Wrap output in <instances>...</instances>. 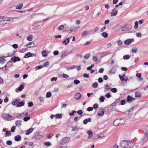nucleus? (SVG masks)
<instances>
[{
    "label": "nucleus",
    "instance_id": "nucleus-62",
    "mask_svg": "<svg viewBox=\"0 0 148 148\" xmlns=\"http://www.w3.org/2000/svg\"><path fill=\"white\" fill-rule=\"evenodd\" d=\"M105 96L106 97L108 98H109L111 97V95L109 92H108L107 94H105Z\"/></svg>",
    "mask_w": 148,
    "mask_h": 148
},
{
    "label": "nucleus",
    "instance_id": "nucleus-16",
    "mask_svg": "<svg viewBox=\"0 0 148 148\" xmlns=\"http://www.w3.org/2000/svg\"><path fill=\"white\" fill-rule=\"evenodd\" d=\"M20 101V99H16L14 101L12 102V104L14 106L16 105L18 102Z\"/></svg>",
    "mask_w": 148,
    "mask_h": 148
},
{
    "label": "nucleus",
    "instance_id": "nucleus-12",
    "mask_svg": "<svg viewBox=\"0 0 148 148\" xmlns=\"http://www.w3.org/2000/svg\"><path fill=\"white\" fill-rule=\"evenodd\" d=\"M134 41L133 38L132 39H128L125 41L124 43L127 45H129L132 42V41Z\"/></svg>",
    "mask_w": 148,
    "mask_h": 148
},
{
    "label": "nucleus",
    "instance_id": "nucleus-48",
    "mask_svg": "<svg viewBox=\"0 0 148 148\" xmlns=\"http://www.w3.org/2000/svg\"><path fill=\"white\" fill-rule=\"evenodd\" d=\"M148 136H145L142 139V141L143 142H145L148 139Z\"/></svg>",
    "mask_w": 148,
    "mask_h": 148
},
{
    "label": "nucleus",
    "instance_id": "nucleus-44",
    "mask_svg": "<svg viewBox=\"0 0 148 148\" xmlns=\"http://www.w3.org/2000/svg\"><path fill=\"white\" fill-rule=\"evenodd\" d=\"M51 96V93L49 92H48L46 94V97L47 98H49Z\"/></svg>",
    "mask_w": 148,
    "mask_h": 148
},
{
    "label": "nucleus",
    "instance_id": "nucleus-52",
    "mask_svg": "<svg viewBox=\"0 0 148 148\" xmlns=\"http://www.w3.org/2000/svg\"><path fill=\"white\" fill-rule=\"evenodd\" d=\"M80 82V81L77 79H75L74 81V83L76 85L78 84Z\"/></svg>",
    "mask_w": 148,
    "mask_h": 148
},
{
    "label": "nucleus",
    "instance_id": "nucleus-45",
    "mask_svg": "<svg viewBox=\"0 0 148 148\" xmlns=\"http://www.w3.org/2000/svg\"><path fill=\"white\" fill-rule=\"evenodd\" d=\"M134 25H135L134 27V28L135 29H137L138 28V22L137 21H136L135 22Z\"/></svg>",
    "mask_w": 148,
    "mask_h": 148
},
{
    "label": "nucleus",
    "instance_id": "nucleus-1",
    "mask_svg": "<svg viewBox=\"0 0 148 148\" xmlns=\"http://www.w3.org/2000/svg\"><path fill=\"white\" fill-rule=\"evenodd\" d=\"M1 116L3 119L6 120H8L9 119H12L14 118L13 116H11L9 114L6 113L3 114Z\"/></svg>",
    "mask_w": 148,
    "mask_h": 148
},
{
    "label": "nucleus",
    "instance_id": "nucleus-32",
    "mask_svg": "<svg viewBox=\"0 0 148 148\" xmlns=\"http://www.w3.org/2000/svg\"><path fill=\"white\" fill-rule=\"evenodd\" d=\"M44 144L47 147H49L51 145V143L50 142L46 141L44 143Z\"/></svg>",
    "mask_w": 148,
    "mask_h": 148
},
{
    "label": "nucleus",
    "instance_id": "nucleus-10",
    "mask_svg": "<svg viewBox=\"0 0 148 148\" xmlns=\"http://www.w3.org/2000/svg\"><path fill=\"white\" fill-rule=\"evenodd\" d=\"M135 98H134L129 95H128L127 97V101L128 103H131L133 100H135Z\"/></svg>",
    "mask_w": 148,
    "mask_h": 148
},
{
    "label": "nucleus",
    "instance_id": "nucleus-26",
    "mask_svg": "<svg viewBox=\"0 0 148 148\" xmlns=\"http://www.w3.org/2000/svg\"><path fill=\"white\" fill-rule=\"evenodd\" d=\"M134 107H132L131 109H129L128 110V113H127V114H132L133 111L134 110Z\"/></svg>",
    "mask_w": 148,
    "mask_h": 148
},
{
    "label": "nucleus",
    "instance_id": "nucleus-3",
    "mask_svg": "<svg viewBox=\"0 0 148 148\" xmlns=\"http://www.w3.org/2000/svg\"><path fill=\"white\" fill-rule=\"evenodd\" d=\"M70 138V137H66L63 138L61 140V143L62 145H64L67 143L69 142Z\"/></svg>",
    "mask_w": 148,
    "mask_h": 148
},
{
    "label": "nucleus",
    "instance_id": "nucleus-41",
    "mask_svg": "<svg viewBox=\"0 0 148 148\" xmlns=\"http://www.w3.org/2000/svg\"><path fill=\"white\" fill-rule=\"evenodd\" d=\"M5 24V19H2L0 21V25H3Z\"/></svg>",
    "mask_w": 148,
    "mask_h": 148
},
{
    "label": "nucleus",
    "instance_id": "nucleus-28",
    "mask_svg": "<svg viewBox=\"0 0 148 148\" xmlns=\"http://www.w3.org/2000/svg\"><path fill=\"white\" fill-rule=\"evenodd\" d=\"M119 125H122L124 124L125 123L124 119H119Z\"/></svg>",
    "mask_w": 148,
    "mask_h": 148
},
{
    "label": "nucleus",
    "instance_id": "nucleus-25",
    "mask_svg": "<svg viewBox=\"0 0 148 148\" xmlns=\"http://www.w3.org/2000/svg\"><path fill=\"white\" fill-rule=\"evenodd\" d=\"M87 133L89 135V136L88 138H90L92 137L93 136V134L90 130H88L87 131Z\"/></svg>",
    "mask_w": 148,
    "mask_h": 148
},
{
    "label": "nucleus",
    "instance_id": "nucleus-40",
    "mask_svg": "<svg viewBox=\"0 0 148 148\" xmlns=\"http://www.w3.org/2000/svg\"><path fill=\"white\" fill-rule=\"evenodd\" d=\"M98 84L97 82H95L92 84V87L93 88H96L97 87Z\"/></svg>",
    "mask_w": 148,
    "mask_h": 148
},
{
    "label": "nucleus",
    "instance_id": "nucleus-38",
    "mask_svg": "<svg viewBox=\"0 0 148 148\" xmlns=\"http://www.w3.org/2000/svg\"><path fill=\"white\" fill-rule=\"evenodd\" d=\"M5 60L4 59V58H3L2 57H1L0 58V64H3L4 63Z\"/></svg>",
    "mask_w": 148,
    "mask_h": 148
},
{
    "label": "nucleus",
    "instance_id": "nucleus-59",
    "mask_svg": "<svg viewBox=\"0 0 148 148\" xmlns=\"http://www.w3.org/2000/svg\"><path fill=\"white\" fill-rule=\"evenodd\" d=\"M93 110V108L92 107H89L87 108V110L88 111L90 112L92 111Z\"/></svg>",
    "mask_w": 148,
    "mask_h": 148
},
{
    "label": "nucleus",
    "instance_id": "nucleus-36",
    "mask_svg": "<svg viewBox=\"0 0 148 148\" xmlns=\"http://www.w3.org/2000/svg\"><path fill=\"white\" fill-rule=\"evenodd\" d=\"M55 117L57 118H61L62 117V115L61 114H57L55 115Z\"/></svg>",
    "mask_w": 148,
    "mask_h": 148
},
{
    "label": "nucleus",
    "instance_id": "nucleus-23",
    "mask_svg": "<svg viewBox=\"0 0 148 148\" xmlns=\"http://www.w3.org/2000/svg\"><path fill=\"white\" fill-rule=\"evenodd\" d=\"M91 121V120L90 118H89L88 119H86L84 120L83 121V123L84 124L86 125L87 123L88 122H90Z\"/></svg>",
    "mask_w": 148,
    "mask_h": 148
},
{
    "label": "nucleus",
    "instance_id": "nucleus-60",
    "mask_svg": "<svg viewBox=\"0 0 148 148\" xmlns=\"http://www.w3.org/2000/svg\"><path fill=\"white\" fill-rule=\"evenodd\" d=\"M12 47L16 49L18 47V45L16 44H15L12 45Z\"/></svg>",
    "mask_w": 148,
    "mask_h": 148
},
{
    "label": "nucleus",
    "instance_id": "nucleus-27",
    "mask_svg": "<svg viewBox=\"0 0 148 148\" xmlns=\"http://www.w3.org/2000/svg\"><path fill=\"white\" fill-rule=\"evenodd\" d=\"M141 95L139 92H137L135 93V97H141Z\"/></svg>",
    "mask_w": 148,
    "mask_h": 148
},
{
    "label": "nucleus",
    "instance_id": "nucleus-9",
    "mask_svg": "<svg viewBox=\"0 0 148 148\" xmlns=\"http://www.w3.org/2000/svg\"><path fill=\"white\" fill-rule=\"evenodd\" d=\"M100 109L103 110V111L100 110L98 111L97 112V114L99 116H102L104 115V111L102 108H101Z\"/></svg>",
    "mask_w": 148,
    "mask_h": 148
},
{
    "label": "nucleus",
    "instance_id": "nucleus-49",
    "mask_svg": "<svg viewBox=\"0 0 148 148\" xmlns=\"http://www.w3.org/2000/svg\"><path fill=\"white\" fill-rule=\"evenodd\" d=\"M94 65L93 64H91V65L90 66L88 67L87 68V70H91L92 68L94 67Z\"/></svg>",
    "mask_w": 148,
    "mask_h": 148
},
{
    "label": "nucleus",
    "instance_id": "nucleus-55",
    "mask_svg": "<svg viewBox=\"0 0 148 148\" xmlns=\"http://www.w3.org/2000/svg\"><path fill=\"white\" fill-rule=\"evenodd\" d=\"M30 119V117L29 116H27L24 117L23 119V120L25 121H27L29 120Z\"/></svg>",
    "mask_w": 148,
    "mask_h": 148
},
{
    "label": "nucleus",
    "instance_id": "nucleus-18",
    "mask_svg": "<svg viewBox=\"0 0 148 148\" xmlns=\"http://www.w3.org/2000/svg\"><path fill=\"white\" fill-rule=\"evenodd\" d=\"M32 56V53H31L29 52L26 53L25 54L24 58H28Z\"/></svg>",
    "mask_w": 148,
    "mask_h": 148
},
{
    "label": "nucleus",
    "instance_id": "nucleus-8",
    "mask_svg": "<svg viewBox=\"0 0 148 148\" xmlns=\"http://www.w3.org/2000/svg\"><path fill=\"white\" fill-rule=\"evenodd\" d=\"M42 135H40L39 134L37 133L33 136V138L36 140H39L42 138Z\"/></svg>",
    "mask_w": 148,
    "mask_h": 148
},
{
    "label": "nucleus",
    "instance_id": "nucleus-58",
    "mask_svg": "<svg viewBox=\"0 0 148 148\" xmlns=\"http://www.w3.org/2000/svg\"><path fill=\"white\" fill-rule=\"evenodd\" d=\"M79 115H82L83 114V112L82 110H79L76 112Z\"/></svg>",
    "mask_w": 148,
    "mask_h": 148
},
{
    "label": "nucleus",
    "instance_id": "nucleus-15",
    "mask_svg": "<svg viewBox=\"0 0 148 148\" xmlns=\"http://www.w3.org/2000/svg\"><path fill=\"white\" fill-rule=\"evenodd\" d=\"M22 121L21 120H17L15 121V124L17 127H19L22 125Z\"/></svg>",
    "mask_w": 148,
    "mask_h": 148
},
{
    "label": "nucleus",
    "instance_id": "nucleus-35",
    "mask_svg": "<svg viewBox=\"0 0 148 148\" xmlns=\"http://www.w3.org/2000/svg\"><path fill=\"white\" fill-rule=\"evenodd\" d=\"M101 35L103 37L106 38L108 36V34L106 32H103L102 34Z\"/></svg>",
    "mask_w": 148,
    "mask_h": 148
},
{
    "label": "nucleus",
    "instance_id": "nucleus-13",
    "mask_svg": "<svg viewBox=\"0 0 148 148\" xmlns=\"http://www.w3.org/2000/svg\"><path fill=\"white\" fill-rule=\"evenodd\" d=\"M116 10V8H114L113 9L112 12L111 13V16H113L116 15L117 14V10H116L115 12H114Z\"/></svg>",
    "mask_w": 148,
    "mask_h": 148
},
{
    "label": "nucleus",
    "instance_id": "nucleus-42",
    "mask_svg": "<svg viewBox=\"0 0 148 148\" xmlns=\"http://www.w3.org/2000/svg\"><path fill=\"white\" fill-rule=\"evenodd\" d=\"M64 27L63 25H61L58 27V29L59 30H63L64 28Z\"/></svg>",
    "mask_w": 148,
    "mask_h": 148
},
{
    "label": "nucleus",
    "instance_id": "nucleus-5",
    "mask_svg": "<svg viewBox=\"0 0 148 148\" xmlns=\"http://www.w3.org/2000/svg\"><path fill=\"white\" fill-rule=\"evenodd\" d=\"M117 65L113 66L112 69L109 71V73L110 74L115 73L117 70V68L118 67Z\"/></svg>",
    "mask_w": 148,
    "mask_h": 148
},
{
    "label": "nucleus",
    "instance_id": "nucleus-24",
    "mask_svg": "<svg viewBox=\"0 0 148 148\" xmlns=\"http://www.w3.org/2000/svg\"><path fill=\"white\" fill-rule=\"evenodd\" d=\"M111 52L109 51H107L105 52H103L101 53V54H104V55L103 56V57H104L105 56H108L109 55L111 54Z\"/></svg>",
    "mask_w": 148,
    "mask_h": 148
},
{
    "label": "nucleus",
    "instance_id": "nucleus-34",
    "mask_svg": "<svg viewBox=\"0 0 148 148\" xmlns=\"http://www.w3.org/2000/svg\"><path fill=\"white\" fill-rule=\"evenodd\" d=\"M12 61L10 60V61L7 63L8 67H10L12 65Z\"/></svg>",
    "mask_w": 148,
    "mask_h": 148
},
{
    "label": "nucleus",
    "instance_id": "nucleus-19",
    "mask_svg": "<svg viewBox=\"0 0 148 148\" xmlns=\"http://www.w3.org/2000/svg\"><path fill=\"white\" fill-rule=\"evenodd\" d=\"M120 120H119V119H117L116 120H115L114 122H113V124L114 126H117L118 125H119V121Z\"/></svg>",
    "mask_w": 148,
    "mask_h": 148
},
{
    "label": "nucleus",
    "instance_id": "nucleus-2",
    "mask_svg": "<svg viewBox=\"0 0 148 148\" xmlns=\"http://www.w3.org/2000/svg\"><path fill=\"white\" fill-rule=\"evenodd\" d=\"M127 140H123L120 143L121 146L123 148H127Z\"/></svg>",
    "mask_w": 148,
    "mask_h": 148
},
{
    "label": "nucleus",
    "instance_id": "nucleus-63",
    "mask_svg": "<svg viewBox=\"0 0 148 148\" xmlns=\"http://www.w3.org/2000/svg\"><path fill=\"white\" fill-rule=\"evenodd\" d=\"M90 56V54H87L84 56V58L86 59H88L89 57Z\"/></svg>",
    "mask_w": 148,
    "mask_h": 148
},
{
    "label": "nucleus",
    "instance_id": "nucleus-6",
    "mask_svg": "<svg viewBox=\"0 0 148 148\" xmlns=\"http://www.w3.org/2000/svg\"><path fill=\"white\" fill-rule=\"evenodd\" d=\"M135 143L130 140H127V148H131L133 147L135 145Z\"/></svg>",
    "mask_w": 148,
    "mask_h": 148
},
{
    "label": "nucleus",
    "instance_id": "nucleus-56",
    "mask_svg": "<svg viewBox=\"0 0 148 148\" xmlns=\"http://www.w3.org/2000/svg\"><path fill=\"white\" fill-rule=\"evenodd\" d=\"M93 107L94 109H96L98 108V105L97 103H95L93 105Z\"/></svg>",
    "mask_w": 148,
    "mask_h": 148
},
{
    "label": "nucleus",
    "instance_id": "nucleus-46",
    "mask_svg": "<svg viewBox=\"0 0 148 148\" xmlns=\"http://www.w3.org/2000/svg\"><path fill=\"white\" fill-rule=\"evenodd\" d=\"M111 92L114 93H116L117 91V90L116 88H112L110 89Z\"/></svg>",
    "mask_w": 148,
    "mask_h": 148
},
{
    "label": "nucleus",
    "instance_id": "nucleus-30",
    "mask_svg": "<svg viewBox=\"0 0 148 148\" xmlns=\"http://www.w3.org/2000/svg\"><path fill=\"white\" fill-rule=\"evenodd\" d=\"M23 4L21 3V4H20L18 5H17L16 6V9H22V8L23 7Z\"/></svg>",
    "mask_w": 148,
    "mask_h": 148
},
{
    "label": "nucleus",
    "instance_id": "nucleus-61",
    "mask_svg": "<svg viewBox=\"0 0 148 148\" xmlns=\"http://www.w3.org/2000/svg\"><path fill=\"white\" fill-rule=\"evenodd\" d=\"M15 126H13L11 129V131L12 132H14L15 129Z\"/></svg>",
    "mask_w": 148,
    "mask_h": 148
},
{
    "label": "nucleus",
    "instance_id": "nucleus-37",
    "mask_svg": "<svg viewBox=\"0 0 148 148\" xmlns=\"http://www.w3.org/2000/svg\"><path fill=\"white\" fill-rule=\"evenodd\" d=\"M130 56L128 55H125L123 56V58L125 60H128L130 58Z\"/></svg>",
    "mask_w": 148,
    "mask_h": 148
},
{
    "label": "nucleus",
    "instance_id": "nucleus-51",
    "mask_svg": "<svg viewBox=\"0 0 148 148\" xmlns=\"http://www.w3.org/2000/svg\"><path fill=\"white\" fill-rule=\"evenodd\" d=\"M71 128H72V129L71 130V131H74L76 130H77V126H75V127H74L73 126H71Z\"/></svg>",
    "mask_w": 148,
    "mask_h": 148
},
{
    "label": "nucleus",
    "instance_id": "nucleus-11",
    "mask_svg": "<svg viewBox=\"0 0 148 148\" xmlns=\"http://www.w3.org/2000/svg\"><path fill=\"white\" fill-rule=\"evenodd\" d=\"M24 88V85L23 84H22L20 85V86L18 88H16L15 90L16 92H18V91H21Z\"/></svg>",
    "mask_w": 148,
    "mask_h": 148
},
{
    "label": "nucleus",
    "instance_id": "nucleus-50",
    "mask_svg": "<svg viewBox=\"0 0 148 148\" xmlns=\"http://www.w3.org/2000/svg\"><path fill=\"white\" fill-rule=\"evenodd\" d=\"M5 19V24H8L10 23V21L8 18Z\"/></svg>",
    "mask_w": 148,
    "mask_h": 148
},
{
    "label": "nucleus",
    "instance_id": "nucleus-29",
    "mask_svg": "<svg viewBox=\"0 0 148 148\" xmlns=\"http://www.w3.org/2000/svg\"><path fill=\"white\" fill-rule=\"evenodd\" d=\"M42 55L43 57H44L45 58H46L47 57V52L46 51L44 50L42 52Z\"/></svg>",
    "mask_w": 148,
    "mask_h": 148
},
{
    "label": "nucleus",
    "instance_id": "nucleus-4",
    "mask_svg": "<svg viewBox=\"0 0 148 148\" xmlns=\"http://www.w3.org/2000/svg\"><path fill=\"white\" fill-rule=\"evenodd\" d=\"M132 27V26L130 25H126L122 27V30L124 31H129L131 29Z\"/></svg>",
    "mask_w": 148,
    "mask_h": 148
},
{
    "label": "nucleus",
    "instance_id": "nucleus-31",
    "mask_svg": "<svg viewBox=\"0 0 148 148\" xmlns=\"http://www.w3.org/2000/svg\"><path fill=\"white\" fill-rule=\"evenodd\" d=\"M69 38H67L63 41V43L65 45H66L69 43Z\"/></svg>",
    "mask_w": 148,
    "mask_h": 148
},
{
    "label": "nucleus",
    "instance_id": "nucleus-53",
    "mask_svg": "<svg viewBox=\"0 0 148 148\" xmlns=\"http://www.w3.org/2000/svg\"><path fill=\"white\" fill-rule=\"evenodd\" d=\"M143 132L144 133V135L145 136H148V130H143Z\"/></svg>",
    "mask_w": 148,
    "mask_h": 148
},
{
    "label": "nucleus",
    "instance_id": "nucleus-39",
    "mask_svg": "<svg viewBox=\"0 0 148 148\" xmlns=\"http://www.w3.org/2000/svg\"><path fill=\"white\" fill-rule=\"evenodd\" d=\"M87 34L88 32L87 31H85L82 32L81 35L82 37H85Z\"/></svg>",
    "mask_w": 148,
    "mask_h": 148
},
{
    "label": "nucleus",
    "instance_id": "nucleus-17",
    "mask_svg": "<svg viewBox=\"0 0 148 148\" xmlns=\"http://www.w3.org/2000/svg\"><path fill=\"white\" fill-rule=\"evenodd\" d=\"M24 103L23 101H21L20 102H18L16 105V107H20L24 106Z\"/></svg>",
    "mask_w": 148,
    "mask_h": 148
},
{
    "label": "nucleus",
    "instance_id": "nucleus-14",
    "mask_svg": "<svg viewBox=\"0 0 148 148\" xmlns=\"http://www.w3.org/2000/svg\"><path fill=\"white\" fill-rule=\"evenodd\" d=\"M81 97V94L79 93H77L75 95V98L77 100H79Z\"/></svg>",
    "mask_w": 148,
    "mask_h": 148
},
{
    "label": "nucleus",
    "instance_id": "nucleus-7",
    "mask_svg": "<svg viewBox=\"0 0 148 148\" xmlns=\"http://www.w3.org/2000/svg\"><path fill=\"white\" fill-rule=\"evenodd\" d=\"M21 59L19 57L16 56L13 57L10 59V60L13 61L12 62L14 63H15L16 62L19 61Z\"/></svg>",
    "mask_w": 148,
    "mask_h": 148
},
{
    "label": "nucleus",
    "instance_id": "nucleus-54",
    "mask_svg": "<svg viewBox=\"0 0 148 148\" xmlns=\"http://www.w3.org/2000/svg\"><path fill=\"white\" fill-rule=\"evenodd\" d=\"M11 134V133L10 131H7L5 134V136H9Z\"/></svg>",
    "mask_w": 148,
    "mask_h": 148
},
{
    "label": "nucleus",
    "instance_id": "nucleus-20",
    "mask_svg": "<svg viewBox=\"0 0 148 148\" xmlns=\"http://www.w3.org/2000/svg\"><path fill=\"white\" fill-rule=\"evenodd\" d=\"M24 116V113H22L16 115V118L17 119H22Z\"/></svg>",
    "mask_w": 148,
    "mask_h": 148
},
{
    "label": "nucleus",
    "instance_id": "nucleus-21",
    "mask_svg": "<svg viewBox=\"0 0 148 148\" xmlns=\"http://www.w3.org/2000/svg\"><path fill=\"white\" fill-rule=\"evenodd\" d=\"M34 130V129L32 128H31L29 129L25 133V134L26 135H28L30 133H32Z\"/></svg>",
    "mask_w": 148,
    "mask_h": 148
},
{
    "label": "nucleus",
    "instance_id": "nucleus-43",
    "mask_svg": "<svg viewBox=\"0 0 148 148\" xmlns=\"http://www.w3.org/2000/svg\"><path fill=\"white\" fill-rule=\"evenodd\" d=\"M137 50L138 49L136 47L133 48L132 49V53H136L137 52Z\"/></svg>",
    "mask_w": 148,
    "mask_h": 148
},
{
    "label": "nucleus",
    "instance_id": "nucleus-57",
    "mask_svg": "<svg viewBox=\"0 0 148 148\" xmlns=\"http://www.w3.org/2000/svg\"><path fill=\"white\" fill-rule=\"evenodd\" d=\"M125 99L122 100L120 102V103H121V104L122 105H124L125 104Z\"/></svg>",
    "mask_w": 148,
    "mask_h": 148
},
{
    "label": "nucleus",
    "instance_id": "nucleus-64",
    "mask_svg": "<svg viewBox=\"0 0 148 148\" xmlns=\"http://www.w3.org/2000/svg\"><path fill=\"white\" fill-rule=\"evenodd\" d=\"M6 143L8 145H10L12 144V142L11 140H8L7 141Z\"/></svg>",
    "mask_w": 148,
    "mask_h": 148
},
{
    "label": "nucleus",
    "instance_id": "nucleus-22",
    "mask_svg": "<svg viewBox=\"0 0 148 148\" xmlns=\"http://www.w3.org/2000/svg\"><path fill=\"white\" fill-rule=\"evenodd\" d=\"M14 139L15 141H19L21 140V136L18 135L15 136L14 137Z\"/></svg>",
    "mask_w": 148,
    "mask_h": 148
},
{
    "label": "nucleus",
    "instance_id": "nucleus-33",
    "mask_svg": "<svg viewBox=\"0 0 148 148\" xmlns=\"http://www.w3.org/2000/svg\"><path fill=\"white\" fill-rule=\"evenodd\" d=\"M32 45H36V44H35L34 42H29V43L28 44H27L26 45V46H27V48H31V47H33V46H29V45H32Z\"/></svg>",
    "mask_w": 148,
    "mask_h": 148
},
{
    "label": "nucleus",
    "instance_id": "nucleus-47",
    "mask_svg": "<svg viewBox=\"0 0 148 148\" xmlns=\"http://www.w3.org/2000/svg\"><path fill=\"white\" fill-rule=\"evenodd\" d=\"M105 100V98L103 96H101L99 98V101L101 102H104Z\"/></svg>",
    "mask_w": 148,
    "mask_h": 148
}]
</instances>
